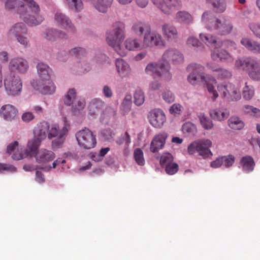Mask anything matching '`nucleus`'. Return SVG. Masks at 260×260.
Masks as SVG:
<instances>
[{"instance_id": "obj_1", "label": "nucleus", "mask_w": 260, "mask_h": 260, "mask_svg": "<svg viewBox=\"0 0 260 260\" xmlns=\"http://www.w3.org/2000/svg\"><path fill=\"white\" fill-rule=\"evenodd\" d=\"M125 36L124 24L116 21L113 23L111 29L107 31L106 40L109 46L122 57L125 56L128 51L144 49L142 40L131 37L124 41Z\"/></svg>"}, {"instance_id": "obj_2", "label": "nucleus", "mask_w": 260, "mask_h": 260, "mask_svg": "<svg viewBox=\"0 0 260 260\" xmlns=\"http://www.w3.org/2000/svg\"><path fill=\"white\" fill-rule=\"evenodd\" d=\"M5 6L8 10L17 8L20 18L29 26L39 25L45 19L39 4L35 0H6Z\"/></svg>"}, {"instance_id": "obj_3", "label": "nucleus", "mask_w": 260, "mask_h": 260, "mask_svg": "<svg viewBox=\"0 0 260 260\" xmlns=\"http://www.w3.org/2000/svg\"><path fill=\"white\" fill-rule=\"evenodd\" d=\"M42 140L34 136L28 140L27 148L22 152V147L19 145L18 141H14L10 143L7 148V152L12 154V158L14 160H19L27 156H35L37 153L38 148L40 146Z\"/></svg>"}, {"instance_id": "obj_4", "label": "nucleus", "mask_w": 260, "mask_h": 260, "mask_svg": "<svg viewBox=\"0 0 260 260\" xmlns=\"http://www.w3.org/2000/svg\"><path fill=\"white\" fill-rule=\"evenodd\" d=\"M3 87L8 95L18 96L22 92L23 83L20 77L13 73L8 74L4 78L3 66L0 63V89Z\"/></svg>"}, {"instance_id": "obj_5", "label": "nucleus", "mask_w": 260, "mask_h": 260, "mask_svg": "<svg viewBox=\"0 0 260 260\" xmlns=\"http://www.w3.org/2000/svg\"><path fill=\"white\" fill-rule=\"evenodd\" d=\"M171 66L167 61L160 59L157 62H149L145 67V73L150 76H157L165 81H170L172 77Z\"/></svg>"}, {"instance_id": "obj_6", "label": "nucleus", "mask_w": 260, "mask_h": 260, "mask_svg": "<svg viewBox=\"0 0 260 260\" xmlns=\"http://www.w3.org/2000/svg\"><path fill=\"white\" fill-rule=\"evenodd\" d=\"M68 133V126H60L57 123H51L48 134V139L52 140V147L53 148H61L66 141Z\"/></svg>"}, {"instance_id": "obj_7", "label": "nucleus", "mask_w": 260, "mask_h": 260, "mask_svg": "<svg viewBox=\"0 0 260 260\" xmlns=\"http://www.w3.org/2000/svg\"><path fill=\"white\" fill-rule=\"evenodd\" d=\"M212 143L208 139H202L193 141L190 143L187 148L188 153L190 155H193L196 152L204 158L211 157L212 153L210 148Z\"/></svg>"}, {"instance_id": "obj_8", "label": "nucleus", "mask_w": 260, "mask_h": 260, "mask_svg": "<svg viewBox=\"0 0 260 260\" xmlns=\"http://www.w3.org/2000/svg\"><path fill=\"white\" fill-rule=\"evenodd\" d=\"M76 138L79 146L84 149L93 148L97 144L95 134L88 128L78 131L76 134Z\"/></svg>"}, {"instance_id": "obj_9", "label": "nucleus", "mask_w": 260, "mask_h": 260, "mask_svg": "<svg viewBox=\"0 0 260 260\" xmlns=\"http://www.w3.org/2000/svg\"><path fill=\"white\" fill-rule=\"evenodd\" d=\"M35 157L38 162L46 165V166L42 168L46 171H49L51 169L55 168L57 166L66 162L65 160L56 159L54 161L52 165H48V162L55 158V154L52 151L46 148L39 149Z\"/></svg>"}, {"instance_id": "obj_10", "label": "nucleus", "mask_w": 260, "mask_h": 260, "mask_svg": "<svg viewBox=\"0 0 260 260\" xmlns=\"http://www.w3.org/2000/svg\"><path fill=\"white\" fill-rule=\"evenodd\" d=\"M217 91L221 96L229 101H237L241 99V93L235 85L230 82H222L217 85Z\"/></svg>"}, {"instance_id": "obj_11", "label": "nucleus", "mask_w": 260, "mask_h": 260, "mask_svg": "<svg viewBox=\"0 0 260 260\" xmlns=\"http://www.w3.org/2000/svg\"><path fill=\"white\" fill-rule=\"evenodd\" d=\"M142 40L144 49L154 47L162 48L166 46L165 41L161 35L157 31L151 30L150 28H148L145 31Z\"/></svg>"}, {"instance_id": "obj_12", "label": "nucleus", "mask_w": 260, "mask_h": 260, "mask_svg": "<svg viewBox=\"0 0 260 260\" xmlns=\"http://www.w3.org/2000/svg\"><path fill=\"white\" fill-rule=\"evenodd\" d=\"M152 3L164 14L171 15L182 7L181 0H151Z\"/></svg>"}, {"instance_id": "obj_13", "label": "nucleus", "mask_w": 260, "mask_h": 260, "mask_svg": "<svg viewBox=\"0 0 260 260\" xmlns=\"http://www.w3.org/2000/svg\"><path fill=\"white\" fill-rule=\"evenodd\" d=\"M213 30H216L220 35H228L232 32L234 25L231 19L227 17L222 16L215 19Z\"/></svg>"}, {"instance_id": "obj_14", "label": "nucleus", "mask_w": 260, "mask_h": 260, "mask_svg": "<svg viewBox=\"0 0 260 260\" xmlns=\"http://www.w3.org/2000/svg\"><path fill=\"white\" fill-rule=\"evenodd\" d=\"M199 76L201 81L205 84L207 91L211 95V100L215 101L219 96L218 91L214 86V84L217 83L216 78L213 75L204 72L201 73Z\"/></svg>"}, {"instance_id": "obj_15", "label": "nucleus", "mask_w": 260, "mask_h": 260, "mask_svg": "<svg viewBox=\"0 0 260 260\" xmlns=\"http://www.w3.org/2000/svg\"><path fill=\"white\" fill-rule=\"evenodd\" d=\"M31 84L34 89L44 94H52L56 90V86L50 78L38 81L33 80Z\"/></svg>"}, {"instance_id": "obj_16", "label": "nucleus", "mask_w": 260, "mask_h": 260, "mask_svg": "<svg viewBox=\"0 0 260 260\" xmlns=\"http://www.w3.org/2000/svg\"><path fill=\"white\" fill-rule=\"evenodd\" d=\"M8 68L11 72L23 74L28 71L29 63L27 60L23 57H15L10 60Z\"/></svg>"}, {"instance_id": "obj_17", "label": "nucleus", "mask_w": 260, "mask_h": 260, "mask_svg": "<svg viewBox=\"0 0 260 260\" xmlns=\"http://www.w3.org/2000/svg\"><path fill=\"white\" fill-rule=\"evenodd\" d=\"M148 118L150 124L155 128H161L166 121V117L164 111L160 109L151 110Z\"/></svg>"}, {"instance_id": "obj_18", "label": "nucleus", "mask_w": 260, "mask_h": 260, "mask_svg": "<svg viewBox=\"0 0 260 260\" xmlns=\"http://www.w3.org/2000/svg\"><path fill=\"white\" fill-rule=\"evenodd\" d=\"M161 31L164 38L169 42H176L179 39V33L177 27L168 22L161 25Z\"/></svg>"}, {"instance_id": "obj_19", "label": "nucleus", "mask_w": 260, "mask_h": 260, "mask_svg": "<svg viewBox=\"0 0 260 260\" xmlns=\"http://www.w3.org/2000/svg\"><path fill=\"white\" fill-rule=\"evenodd\" d=\"M211 57L214 60L228 62L233 60V56L226 50L218 46H214L211 51Z\"/></svg>"}, {"instance_id": "obj_20", "label": "nucleus", "mask_w": 260, "mask_h": 260, "mask_svg": "<svg viewBox=\"0 0 260 260\" xmlns=\"http://www.w3.org/2000/svg\"><path fill=\"white\" fill-rule=\"evenodd\" d=\"M51 124L47 121L42 120L38 123L34 127L33 133L35 137L42 141L46 138L48 139V134Z\"/></svg>"}, {"instance_id": "obj_21", "label": "nucleus", "mask_w": 260, "mask_h": 260, "mask_svg": "<svg viewBox=\"0 0 260 260\" xmlns=\"http://www.w3.org/2000/svg\"><path fill=\"white\" fill-rule=\"evenodd\" d=\"M161 59L167 61L169 63L170 61L175 63H179L183 62L184 57L178 50L170 48L164 52Z\"/></svg>"}, {"instance_id": "obj_22", "label": "nucleus", "mask_w": 260, "mask_h": 260, "mask_svg": "<svg viewBox=\"0 0 260 260\" xmlns=\"http://www.w3.org/2000/svg\"><path fill=\"white\" fill-rule=\"evenodd\" d=\"M17 113V109L11 104H5L0 108V117L6 121L11 122L14 120Z\"/></svg>"}, {"instance_id": "obj_23", "label": "nucleus", "mask_w": 260, "mask_h": 260, "mask_svg": "<svg viewBox=\"0 0 260 260\" xmlns=\"http://www.w3.org/2000/svg\"><path fill=\"white\" fill-rule=\"evenodd\" d=\"M91 69L89 62L85 60L75 62L70 68V72L76 75H83L89 72Z\"/></svg>"}, {"instance_id": "obj_24", "label": "nucleus", "mask_w": 260, "mask_h": 260, "mask_svg": "<svg viewBox=\"0 0 260 260\" xmlns=\"http://www.w3.org/2000/svg\"><path fill=\"white\" fill-rule=\"evenodd\" d=\"M54 22L64 28L68 31L73 32L74 30V26L70 19L66 14L60 12H57L54 16Z\"/></svg>"}, {"instance_id": "obj_25", "label": "nucleus", "mask_w": 260, "mask_h": 260, "mask_svg": "<svg viewBox=\"0 0 260 260\" xmlns=\"http://www.w3.org/2000/svg\"><path fill=\"white\" fill-rule=\"evenodd\" d=\"M115 69L119 76L122 78L129 76L131 68L129 63L122 58H117L115 60Z\"/></svg>"}, {"instance_id": "obj_26", "label": "nucleus", "mask_w": 260, "mask_h": 260, "mask_svg": "<svg viewBox=\"0 0 260 260\" xmlns=\"http://www.w3.org/2000/svg\"><path fill=\"white\" fill-rule=\"evenodd\" d=\"M104 105V102L100 99H94L91 100L88 107V115L90 118H96Z\"/></svg>"}, {"instance_id": "obj_27", "label": "nucleus", "mask_w": 260, "mask_h": 260, "mask_svg": "<svg viewBox=\"0 0 260 260\" xmlns=\"http://www.w3.org/2000/svg\"><path fill=\"white\" fill-rule=\"evenodd\" d=\"M167 137V134L165 133L155 135L150 144V151L155 153L162 149L166 143Z\"/></svg>"}, {"instance_id": "obj_28", "label": "nucleus", "mask_w": 260, "mask_h": 260, "mask_svg": "<svg viewBox=\"0 0 260 260\" xmlns=\"http://www.w3.org/2000/svg\"><path fill=\"white\" fill-rule=\"evenodd\" d=\"M27 33V27L26 24L23 22H17L13 24L8 29L7 35L10 39L22 34Z\"/></svg>"}, {"instance_id": "obj_29", "label": "nucleus", "mask_w": 260, "mask_h": 260, "mask_svg": "<svg viewBox=\"0 0 260 260\" xmlns=\"http://www.w3.org/2000/svg\"><path fill=\"white\" fill-rule=\"evenodd\" d=\"M247 72L252 79L260 81V62L256 58H253Z\"/></svg>"}, {"instance_id": "obj_30", "label": "nucleus", "mask_w": 260, "mask_h": 260, "mask_svg": "<svg viewBox=\"0 0 260 260\" xmlns=\"http://www.w3.org/2000/svg\"><path fill=\"white\" fill-rule=\"evenodd\" d=\"M240 43L248 50L255 54H260V43L257 41L249 38H243Z\"/></svg>"}, {"instance_id": "obj_31", "label": "nucleus", "mask_w": 260, "mask_h": 260, "mask_svg": "<svg viewBox=\"0 0 260 260\" xmlns=\"http://www.w3.org/2000/svg\"><path fill=\"white\" fill-rule=\"evenodd\" d=\"M199 38L203 43L207 46L214 45L215 46L220 47L222 44V42L218 41L216 37L212 34L202 32L199 34Z\"/></svg>"}, {"instance_id": "obj_32", "label": "nucleus", "mask_w": 260, "mask_h": 260, "mask_svg": "<svg viewBox=\"0 0 260 260\" xmlns=\"http://www.w3.org/2000/svg\"><path fill=\"white\" fill-rule=\"evenodd\" d=\"M216 18L211 11L207 10L203 13L201 21L207 29L213 30Z\"/></svg>"}, {"instance_id": "obj_33", "label": "nucleus", "mask_w": 260, "mask_h": 260, "mask_svg": "<svg viewBox=\"0 0 260 260\" xmlns=\"http://www.w3.org/2000/svg\"><path fill=\"white\" fill-rule=\"evenodd\" d=\"M255 167V162L253 158L249 156L246 155L243 156L240 161L239 167L245 173H249L252 172Z\"/></svg>"}, {"instance_id": "obj_34", "label": "nucleus", "mask_w": 260, "mask_h": 260, "mask_svg": "<svg viewBox=\"0 0 260 260\" xmlns=\"http://www.w3.org/2000/svg\"><path fill=\"white\" fill-rule=\"evenodd\" d=\"M230 115L229 111L225 108H220L211 110L210 115L214 120L219 121L226 119Z\"/></svg>"}, {"instance_id": "obj_35", "label": "nucleus", "mask_w": 260, "mask_h": 260, "mask_svg": "<svg viewBox=\"0 0 260 260\" xmlns=\"http://www.w3.org/2000/svg\"><path fill=\"white\" fill-rule=\"evenodd\" d=\"M175 20L179 23H184L190 24L193 23V17L187 11H179L174 15Z\"/></svg>"}, {"instance_id": "obj_36", "label": "nucleus", "mask_w": 260, "mask_h": 260, "mask_svg": "<svg viewBox=\"0 0 260 260\" xmlns=\"http://www.w3.org/2000/svg\"><path fill=\"white\" fill-rule=\"evenodd\" d=\"M115 118V111L112 107L106 108L101 114L100 121L105 124L114 121Z\"/></svg>"}, {"instance_id": "obj_37", "label": "nucleus", "mask_w": 260, "mask_h": 260, "mask_svg": "<svg viewBox=\"0 0 260 260\" xmlns=\"http://www.w3.org/2000/svg\"><path fill=\"white\" fill-rule=\"evenodd\" d=\"M37 68L38 74L40 78L39 80L50 78L51 69L47 64L43 62H39L37 64Z\"/></svg>"}, {"instance_id": "obj_38", "label": "nucleus", "mask_w": 260, "mask_h": 260, "mask_svg": "<svg viewBox=\"0 0 260 260\" xmlns=\"http://www.w3.org/2000/svg\"><path fill=\"white\" fill-rule=\"evenodd\" d=\"M253 58L252 57L238 58L235 61V67L239 70L247 72Z\"/></svg>"}, {"instance_id": "obj_39", "label": "nucleus", "mask_w": 260, "mask_h": 260, "mask_svg": "<svg viewBox=\"0 0 260 260\" xmlns=\"http://www.w3.org/2000/svg\"><path fill=\"white\" fill-rule=\"evenodd\" d=\"M206 3L211 5L213 10L218 13L224 12L226 8V3L222 0H206Z\"/></svg>"}, {"instance_id": "obj_40", "label": "nucleus", "mask_w": 260, "mask_h": 260, "mask_svg": "<svg viewBox=\"0 0 260 260\" xmlns=\"http://www.w3.org/2000/svg\"><path fill=\"white\" fill-rule=\"evenodd\" d=\"M77 90L74 88L68 89L63 96V102L65 105L71 106L77 99Z\"/></svg>"}, {"instance_id": "obj_41", "label": "nucleus", "mask_w": 260, "mask_h": 260, "mask_svg": "<svg viewBox=\"0 0 260 260\" xmlns=\"http://www.w3.org/2000/svg\"><path fill=\"white\" fill-rule=\"evenodd\" d=\"M86 105V101L84 98L78 97L71 105L72 111L74 114H78L81 111H82Z\"/></svg>"}, {"instance_id": "obj_42", "label": "nucleus", "mask_w": 260, "mask_h": 260, "mask_svg": "<svg viewBox=\"0 0 260 260\" xmlns=\"http://www.w3.org/2000/svg\"><path fill=\"white\" fill-rule=\"evenodd\" d=\"M64 3L70 9L77 12L83 9V3L81 0H64Z\"/></svg>"}, {"instance_id": "obj_43", "label": "nucleus", "mask_w": 260, "mask_h": 260, "mask_svg": "<svg viewBox=\"0 0 260 260\" xmlns=\"http://www.w3.org/2000/svg\"><path fill=\"white\" fill-rule=\"evenodd\" d=\"M198 118L202 127L206 130H210L213 127L212 120L204 113L200 112L198 114Z\"/></svg>"}, {"instance_id": "obj_44", "label": "nucleus", "mask_w": 260, "mask_h": 260, "mask_svg": "<svg viewBox=\"0 0 260 260\" xmlns=\"http://www.w3.org/2000/svg\"><path fill=\"white\" fill-rule=\"evenodd\" d=\"M150 28L144 22L137 20L134 22L132 26V30L137 35H142L144 34L146 30Z\"/></svg>"}, {"instance_id": "obj_45", "label": "nucleus", "mask_w": 260, "mask_h": 260, "mask_svg": "<svg viewBox=\"0 0 260 260\" xmlns=\"http://www.w3.org/2000/svg\"><path fill=\"white\" fill-rule=\"evenodd\" d=\"M197 131L196 125L190 122H185L182 126V131L186 136L194 135Z\"/></svg>"}, {"instance_id": "obj_46", "label": "nucleus", "mask_w": 260, "mask_h": 260, "mask_svg": "<svg viewBox=\"0 0 260 260\" xmlns=\"http://www.w3.org/2000/svg\"><path fill=\"white\" fill-rule=\"evenodd\" d=\"M229 126L232 129L240 130L244 126V122L238 117L232 116L228 120Z\"/></svg>"}, {"instance_id": "obj_47", "label": "nucleus", "mask_w": 260, "mask_h": 260, "mask_svg": "<svg viewBox=\"0 0 260 260\" xmlns=\"http://www.w3.org/2000/svg\"><path fill=\"white\" fill-rule=\"evenodd\" d=\"M242 95L243 98L247 101L251 100L254 95V89L252 86L248 85L247 82L242 89Z\"/></svg>"}, {"instance_id": "obj_48", "label": "nucleus", "mask_w": 260, "mask_h": 260, "mask_svg": "<svg viewBox=\"0 0 260 260\" xmlns=\"http://www.w3.org/2000/svg\"><path fill=\"white\" fill-rule=\"evenodd\" d=\"M161 98L167 103L171 104L175 101V96L174 93L169 89H165L161 91Z\"/></svg>"}, {"instance_id": "obj_49", "label": "nucleus", "mask_w": 260, "mask_h": 260, "mask_svg": "<svg viewBox=\"0 0 260 260\" xmlns=\"http://www.w3.org/2000/svg\"><path fill=\"white\" fill-rule=\"evenodd\" d=\"M134 157L136 163L139 166H144L145 161L144 153L140 148H136L134 151Z\"/></svg>"}, {"instance_id": "obj_50", "label": "nucleus", "mask_w": 260, "mask_h": 260, "mask_svg": "<svg viewBox=\"0 0 260 260\" xmlns=\"http://www.w3.org/2000/svg\"><path fill=\"white\" fill-rule=\"evenodd\" d=\"M132 106V96L131 95L127 94L125 95L124 99L121 105V110L124 114L129 112L131 110Z\"/></svg>"}, {"instance_id": "obj_51", "label": "nucleus", "mask_w": 260, "mask_h": 260, "mask_svg": "<svg viewBox=\"0 0 260 260\" xmlns=\"http://www.w3.org/2000/svg\"><path fill=\"white\" fill-rule=\"evenodd\" d=\"M145 101L144 92L140 89H137L134 94V103L139 106L142 105Z\"/></svg>"}, {"instance_id": "obj_52", "label": "nucleus", "mask_w": 260, "mask_h": 260, "mask_svg": "<svg viewBox=\"0 0 260 260\" xmlns=\"http://www.w3.org/2000/svg\"><path fill=\"white\" fill-rule=\"evenodd\" d=\"M215 75L219 79H225L230 78L232 75V72L225 69L219 68L216 72Z\"/></svg>"}, {"instance_id": "obj_53", "label": "nucleus", "mask_w": 260, "mask_h": 260, "mask_svg": "<svg viewBox=\"0 0 260 260\" xmlns=\"http://www.w3.org/2000/svg\"><path fill=\"white\" fill-rule=\"evenodd\" d=\"M45 39L49 41H54L56 39L57 30L53 28L46 29L42 34Z\"/></svg>"}, {"instance_id": "obj_54", "label": "nucleus", "mask_w": 260, "mask_h": 260, "mask_svg": "<svg viewBox=\"0 0 260 260\" xmlns=\"http://www.w3.org/2000/svg\"><path fill=\"white\" fill-rule=\"evenodd\" d=\"M248 27L253 35L260 39V22H252L248 24Z\"/></svg>"}, {"instance_id": "obj_55", "label": "nucleus", "mask_w": 260, "mask_h": 260, "mask_svg": "<svg viewBox=\"0 0 260 260\" xmlns=\"http://www.w3.org/2000/svg\"><path fill=\"white\" fill-rule=\"evenodd\" d=\"M173 162V157L172 155L170 153H164L160 158V165L165 167L167 165Z\"/></svg>"}, {"instance_id": "obj_56", "label": "nucleus", "mask_w": 260, "mask_h": 260, "mask_svg": "<svg viewBox=\"0 0 260 260\" xmlns=\"http://www.w3.org/2000/svg\"><path fill=\"white\" fill-rule=\"evenodd\" d=\"M222 166L228 168L233 166L235 161V157L232 155L222 156Z\"/></svg>"}, {"instance_id": "obj_57", "label": "nucleus", "mask_w": 260, "mask_h": 260, "mask_svg": "<svg viewBox=\"0 0 260 260\" xmlns=\"http://www.w3.org/2000/svg\"><path fill=\"white\" fill-rule=\"evenodd\" d=\"M27 34H22L15 38L16 41L24 48H27L30 45L28 38L25 36Z\"/></svg>"}, {"instance_id": "obj_58", "label": "nucleus", "mask_w": 260, "mask_h": 260, "mask_svg": "<svg viewBox=\"0 0 260 260\" xmlns=\"http://www.w3.org/2000/svg\"><path fill=\"white\" fill-rule=\"evenodd\" d=\"M205 69V67L201 64L192 62L190 63L187 67V70L188 72H196L197 73H202Z\"/></svg>"}, {"instance_id": "obj_59", "label": "nucleus", "mask_w": 260, "mask_h": 260, "mask_svg": "<svg viewBox=\"0 0 260 260\" xmlns=\"http://www.w3.org/2000/svg\"><path fill=\"white\" fill-rule=\"evenodd\" d=\"M201 73H197L196 72H190L187 76V81L191 85H197L199 82V79H200V74Z\"/></svg>"}, {"instance_id": "obj_60", "label": "nucleus", "mask_w": 260, "mask_h": 260, "mask_svg": "<svg viewBox=\"0 0 260 260\" xmlns=\"http://www.w3.org/2000/svg\"><path fill=\"white\" fill-rule=\"evenodd\" d=\"M187 45L193 48H198L202 46V43L199 39L194 36H189L186 41Z\"/></svg>"}, {"instance_id": "obj_61", "label": "nucleus", "mask_w": 260, "mask_h": 260, "mask_svg": "<svg viewBox=\"0 0 260 260\" xmlns=\"http://www.w3.org/2000/svg\"><path fill=\"white\" fill-rule=\"evenodd\" d=\"M183 110L182 106L179 103H175L172 105L170 109L169 112L171 114L173 115H179L181 114Z\"/></svg>"}, {"instance_id": "obj_62", "label": "nucleus", "mask_w": 260, "mask_h": 260, "mask_svg": "<svg viewBox=\"0 0 260 260\" xmlns=\"http://www.w3.org/2000/svg\"><path fill=\"white\" fill-rule=\"evenodd\" d=\"M165 168L166 173L171 175L175 174L178 170V165L174 162L167 165Z\"/></svg>"}, {"instance_id": "obj_63", "label": "nucleus", "mask_w": 260, "mask_h": 260, "mask_svg": "<svg viewBox=\"0 0 260 260\" xmlns=\"http://www.w3.org/2000/svg\"><path fill=\"white\" fill-rule=\"evenodd\" d=\"M35 118V116L32 112L25 111L21 115V119L25 123H29Z\"/></svg>"}, {"instance_id": "obj_64", "label": "nucleus", "mask_w": 260, "mask_h": 260, "mask_svg": "<svg viewBox=\"0 0 260 260\" xmlns=\"http://www.w3.org/2000/svg\"><path fill=\"white\" fill-rule=\"evenodd\" d=\"M70 53L72 55H75L77 57L84 56L86 54V50L84 48L82 47H77L72 49L70 51Z\"/></svg>"}]
</instances>
